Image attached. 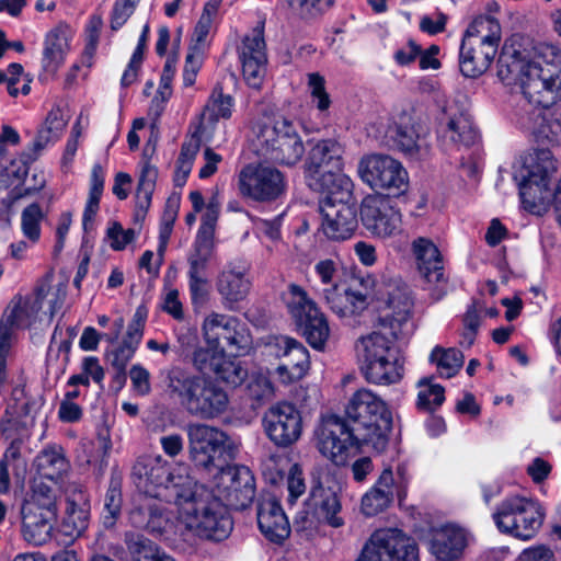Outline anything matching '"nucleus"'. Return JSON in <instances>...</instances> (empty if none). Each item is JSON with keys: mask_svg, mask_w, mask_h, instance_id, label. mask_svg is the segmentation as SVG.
<instances>
[{"mask_svg": "<svg viewBox=\"0 0 561 561\" xmlns=\"http://www.w3.org/2000/svg\"><path fill=\"white\" fill-rule=\"evenodd\" d=\"M344 148L336 139H322L317 141L309 151L306 164V178L316 176V173L325 171H342Z\"/></svg>", "mask_w": 561, "mask_h": 561, "instance_id": "nucleus-30", "label": "nucleus"}, {"mask_svg": "<svg viewBox=\"0 0 561 561\" xmlns=\"http://www.w3.org/2000/svg\"><path fill=\"white\" fill-rule=\"evenodd\" d=\"M307 505L313 511L318 520H324L332 527L343 525V519L337 516L341 503L333 489L324 488L321 484L313 486Z\"/></svg>", "mask_w": 561, "mask_h": 561, "instance_id": "nucleus-38", "label": "nucleus"}, {"mask_svg": "<svg viewBox=\"0 0 561 561\" xmlns=\"http://www.w3.org/2000/svg\"><path fill=\"white\" fill-rule=\"evenodd\" d=\"M56 493L50 485L43 481L35 480L32 486V493L22 506L30 504L36 506L41 511H54L57 513Z\"/></svg>", "mask_w": 561, "mask_h": 561, "instance_id": "nucleus-54", "label": "nucleus"}, {"mask_svg": "<svg viewBox=\"0 0 561 561\" xmlns=\"http://www.w3.org/2000/svg\"><path fill=\"white\" fill-rule=\"evenodd\" d=\"M122 508V492L117 484L113 482L106 491L104 499V513H103V525L105 527H112L121 513Z\"/></svg>", "mask_w": 561, "mask_h": 561, "instance_id": "nucleus-56", "label": "nucleus"}, {"mask_svg": "<svg viewBox=\"0 0 561 561\" xmlns=\"http://www.w3.org/2000/svg\"><path fill=\"white\" fill-rule=\"evenodd\" d=\"M137 234L138 232L135 229H124L117 221L112 222L106 231L107 241L114 251L124 250L136 239Z\"/></svg>", "mask_w": 561, "mask_h": 561, "instance_id": "nucleus-60", "label": "nucleus"}, {"mask_svg": "<svg viewBox=\"0 0 561 561\" xmlns=\"http://www.w3.org/2000/svg\"><path fill=\"white\" fill-rule=\"evenodd\" d=\"M310 367V358L308 350L298 342L291 348L287 358L280 362L276 368V375L283 383H291L300 380Z\"/></svg>", "mask_w": 561, "mask_h": 561, "instance_id": "nucleus-44", "label": "nucleus"}, {"mask_svg": "<svg viewBox=\"0 0 561 561\" xmlns=\"http://www.w3.org/2000/svg\"><path fill=\"white\" fill-rule=\"evenodd\" d=\"M558 165L549 149H535L523 158L519 170V195L526 209L539 211L551 199V178Z\"/></svg>", "mask_w": 561, "mask_h": 561, "instance_id": "nucleus-7", "label": "nucleus"}, {"mask_svg": "<svg viewBox=\"0 0 561 561\" xmlns=\"http://www.w3.org/2000/svg\"><path fill=\"white\" fill-rule=\"evenodd\" d=\"M410 477L404 466H398L397 478L391 469H385L375 485L363 496L362 511L366 516H375L392 502L394 490L401 501L407 495Z\"/></svg>", "mask_w": 561, "mask_h": 561, "instance_id": "nucleus-19", "label": "nucleus"}, {"mask_svg": "<svg viewBox=\"0 0 561 561\" xmlns=\"http://www.w3.org/2000/svg\"><path fill=\"white\" fill-rule=\"evenodd\" d=\"M232 98L225 95L220 87H216L205 105L203 118L216 122L219 118H229L231 116Z\"/></svg>", "mask_w": 561, "mask_h": 561, "instance_id": "nucleus-51", "label": "nucleus"}, {"mask_svg": "<svg viewBox=\"0 0 561 561\" xmlns=\"http://www.w3.org/2000/svg\"><path fill=\"white\" fill-rule=\"evenodd\" d=\"M37 472L42 478L58 482L70 470V462L60 446H49L35 458Z\"/></svg>", "mask_w": 561, "mask_h": 561, "instance_id": "nucleus-41", "label": "nucleus"}, {"mask_svg": "<svg viewBox=\"0 0 561 561\" xmlns=\"http://www.w3.org/2000/svg\"><path fill=\"white\" fill-rule=\"evenodd\" d=\"M45 215L37 203H32L22 210L21 229L26 239L35 243L41 238V222Z\"/></svg>", "mask_w": 561, "mask_h": 561, "instance_id": "nucleus-53", "label": "nucleus"}, {"mask_svg": "<svg viewBox=\"0 0 561 561\" xmlns=\"http://www.w3.org/2000/svg\"><path fill=\"white\" fill-rule=\"evenodd\" d=\"M501 37L500 22L490 15H479L469 24L462 39L480 46L490 45L497 50Z\"/></svg>", "mask_w": 561, "mask_h": 561, "instance_id": "nucleus-42", "label": "nucleus"}, {"mask_svg": "<svg viewBox=\"0 0 561 561\" xmlns=\"http://www.w3.org/2000/svg\"><path fill=\"white\" fill-rule=\"evenodd\" d=\"M298 342L299 341L287 335H272L265 343V350L268 355L284 362L291 348L295 347Z\"/></svg>", "mask_w": 561, "mask_h": 561, "instance_id": "nucleus-62", "label": "nucleus"}, {"mask_svg": "<svg viewBox=\"0 0 561 561\" xmlns=\"http://www.w3.org/2000/svg\"><path fill=\"white\" fill-rule=\"evenodd\" d=\"M497 76L505 84L518 83L530 104L549 108L561 100V50L548 43L523 50L506 43L497 60Z\"/></svg>", "mask_w": 561, "mask_h": 561, "instance_id": "nucleus-2", "label": "nucleus"}, {"mask_svg": "<svg viewBox=\"0 0 561 561\" xmlns=\"http://www.w3.org/2000/svg\"><path fill=\"white\" fill-rule=\"evenodd\" d=\"M69 116L59 105L54 106L47 114L43 126L38 129L35 139L32 142L33 154L31 159H36L42 150L50 144L56 142L62 135L67 126Z\"/></svg>", "mask_w": 561, "mask_h": 561, "instance_id": "nucleus-39", "label": "nucleus"}, {"mask_svg": "<svg viewBox=\"0 0 561 561\" xmlns=\"http://www.w3.org/2000/svg\"><path fill=\"white\" fill-rule=\"evenodd\" d=\"M310 190L324 195L321 203L329 204H356L353 195L354 183L342 171H325L316 173V176H307Z\"/></svg>", "mask_w": 561, "mask_h": 561, "instance_id": "nucleus-28", "label": "nucleus"}, {"mask_svg": "<svg viewBox=\"0 0 561 561\" xmlns=\"http://www.w3.org/2000/svg\"><path fill=\"white\" fill-rule=\"evenodd\" d=\"M71 31L66 24H58L45 36L42 53V69L47 76H55L64 65L70 50Z\"/></svg>", "mask_w": 561, "mask_h": 561, "instance_id": "nucleus-31", "label": "nucleus"}, {"mask_svg": "<svg viewBox=\"0 0 561 561\" xmlns=\"http://www.w3.org/2000/svg\"><path fill=\"white\" fill-rule=\"evenodd\" d=\"M359 178L373 190L398 197L409 187V176L401 162L387 154L364 156L357 167Z\"/></svg>", "mask_w": 561, "mask_h": 561, "instance_id": "nucleus-13", "label": "nucleus"}, {"mask_svg": "<svg viewBox=\"0 0 561 561\" xmlns=\"http://www.w3.org/2000/svg\"><path fill=\"white\" fill-rule=\"evenodd\" d=\"M125 543L133 561H156L163 552L150 539L131 531L125 534Z\"/></svg>", "mask_w": 561, "mask_h": 561, "instance_id": "nucleus-47", "label": "nucleus"}, {"mask_svg": "<svg viewBox=\"0 0 561 561\" xmlns=\"http://www.w3.org/2000/svg\"><path fill=\"white\" fill-rule=\"evenodd\" d=\"M239 59L247 84L259 89L265 76L267 64L263 23H259L244 36L239 47Z\"/></svg>", "mask_w": 561, "mask_h": 561, "instance_id": "nucleus-23", "label": "nucleus"}, {"mask_svg": "<svg viewBox=\"0 0 561 561\" xmlns=\"http://www.w3.org/2000/svg\"><path fill=\"white\" fill-rule=\"evenodd\" d=\"M66 506L59 531L75 540L87 530L90 522V499L87 490L78 482H69L64 488Z\"/></svg>", "mask_w": 561, "mask_h": 561, "instance_id": "nucleus-24", "label": "nucleus"}, {"mask_svg": "<svg viewBox=\"0 0 561 561\" xmlns=\"http://www.w3.org/2000/svg\"><path fill=\"white\" fill-rule=\"evenodd\" d=\"M360 218L365 228L376 237L388 238L400 231L401 215L383 194L363 199Z\"/></svg>", "mask_w": 561, "mask_h": 561, "instance_id": "nucleus-20", "label": "nucleus"}, {"mask_svg": "<svg viewBox=\"0 0 561 561\" xmlns=\"http://www.w3.org/2000/svg\"><path fill=\"white\" fill-rule=\"evenodd\" d=\"M136 488L150 497L176 502L187 495L195 480L188 473V467L183 463L171 466L161 456H141L131 470Z\"/></svg>", "mask_w": 561, "mask_h": 561, "instance_id": "nucleus-6", "label": "nucleus"}, {"mask_svg": "<svg viewBox=\"0 0 561 561\" xmlns=\"http://www.w3.org/2000/svg\"><path fill=\"white\" fill-rule=\"evenodd\" d=\"M288 312L302 331L307 342L316 350H323L330 336L325 316L299 285L290 284L285 297Z\"/></svg>", "mask_w": 561, "mask_h": 561, "instance_id": "nucleus-12", "label": "nucleus"}, {"mask_svg": "<svg viewBox=\"0 0 561 561\" xmlns=\"http://www.w3.org/2000/svg\"><path fill=\"white\" fill-rule=\"evenodd\" d=\"M546 110L533 112L535 123L530 128L537 142L559 146L561 144V113Z\"/></svg>", "mask_w": 561, "mask_h": 561, "instance_id": "nucleus-43", "label": "nucleus"}, {"mask_svg": "<svg viewBox=\"0 0 561 561\" xmlns=\"http://www.w3.org/2000/svg\"><path fill=\"white\" fill-rule=\"evenodd\" d=\"M357 561H419L417 546L399 529H378Z\"/></svg>", "mask_w": 561, "mask_h": 561, "instance_id": "nucleus-16", "label": "nucleus"}, {"mask_svg": "<svg viewBox=\"0 0 561 561\" xmlns=\"http://www.w3.org/2000/svg\"><path fill=\"white\" fill-rule=\"evenodd\" d=\"M157 499L141 497L129 512L128 520L134 528L162 536L172 528L173 523L170 513Z\"/></svg>", "mask_w": 561, "mask_h": 561, "instance_id": "nucleus-26", "label": "nucleus"}, {"mask_svg": "<svg viewBox=\"0 0 561 561\" xmlns=\"http://www.w3.org/2000/svg\"><path fill=\"white\" fill-rule=\"evenodd\" d=\"M131 390L140 397H146L151 392V375L141 364H135L129 369Z\"/></svg>", "mask_w": 561, "mask_h": 561, "instance_id": "nucleus-63", "label": "nucleus"}, {"mask_svg": "<svg viewBox=\"0 0 561 561\" xmlns=\"http://www.w3.org/2000/svg\"><path fill=\"white\" fill-rule=\"evenodd\" d=\"M468 543L467 533L455 525H445L433 531L430 550L439 561L458 560Z\"/></svg>", "mask_w": 561, "mask_h": 561, "instance_id": "nucleus-33", "label": "nucleus"}, {"mask_svg": "<svg viewBox=\"0 0 561 561\" xmlns=\"http://www.w3.org/2000/svg\"><path fill=\"white\" fill-rule=\"evenodd\" d=\"M202 146V138L197 133L192 134L181 146L180 154L175 162L174 185H185L192 171L194 161Z\"/></svg>", "mask_w": 561, "mask_h": 561, "instance_id": "nucleus-45", "label": "nucleus"}, {"mask_svg": "<svg viewBox=\"0 0 561 561\" xmlns=\"http://www.w3.org/2000/svg\"><path fill=\"white\" fill-rule=\"evenodd\" d=\"M259 152L267 161L293 167L304 153L305 146L293 122L280 117L264 125L259 135Z\"/></svg>", "mask_w": 561, "mask_h": 561, "instance_id": "nucleus-9", "label": "nucleus"}, {"mask_svg": "<svg viewBox=\"0 0 561 561\" xmlns=\"http://www.w3.org/2000/svg\"><path fill=\"white\" fill-rule=\"evenodd\" d=\"M462 323L463 329L459 343L461 346L469 348L476 341V336L481 323L480 316L473 306L467 309L462 319Z\"/></svg>", "mask_w": 561, "mask_h": 561, "instance_id": "nucleus-61", "label": "nucleus"}, {"mask_svg": "<svg viewBox=\"0 0 561 561\" xmlns=\"http://www.w3.org/2000/svg\"><path fill=\"white\" fill-rule=\"evenodd\" d=\"M249 271L245 261L236 259L228 262L217 275L216 290L225 309L237 310L239 304L248 297L252 285Z\"/></svg>", "mask_w": 561, "mask_h": 561, "instance_id": "nucleus-22", "label": "nucleus"}, {"mask_svg": "<svg viewBox=\"0 0 561 561\" xmlns=\"http://www.w3.org/2000/svg\"><path fill=\"white\" fill-rule=\"evenodd\" d=\"M345 414V422L357 440L378 454L386 450L392 430V413L380 396L367 388L358 389L350 398Z\"/></svg>", "mask_w": 561, "mask_h": 561, "instance_id": "nucleus-5", "label": "nucleus"}, {"mask_svg": "<svg viewBox=\"0 0 561 561\" xmlns=\"http://www.w3.org/2000/svg\"><path fill=\"white\" fill-rule=\"evenodd\" d=\"M214 375L226 383L239 386L248 377V369L241 362L230 358L228 353H225Z\"/></svg>", "mask_w": 561, "mask_h": 561, "instance_id": "nucleus-55", "label": "nucleus"}, {"mask_svg": "<svg viewBox=\"0 0 561 561\" xmlns=\"http://www.w3.org/2000/svg\"><path fill=\"white\" fill-rule=\"evenodd\" d=\"M416 405L423 411H435L445 400V390L440 385L432 383V378H422L417 382Z\"/></svg>", "mask_w": 561, "mask_h": 561, "instance_id": "nucleus-49", "label": "nucleus"}, {"mask_svg": "<svg viewBox=\"0 0 561 561\" xmlns=\"http://www.w3.org/2000/svg\"><path fill=\"white\" fill-rule=\"evenodd\" d=\"M225 348L218 346H199L192 354V365L202 374H215L225 355Z\"/></svg>", "mask_w": 561, "mask_h": 561, "instance_id": "nucleus-50", "label": "nucleus"}, {"mask_svg": "<svg viewBox=\"0 0 561 561\" xmlns=\"http://www.w3.org/2000/svg\"><path fill=\"white\" fill-rule=\"evenodd\" d=\"M215 249L214 240L208 237L195 239L192 253L187 257V277H207L206 271Z\"/></svg>", "mask_w": 561, "mask_h": 561, "instance_id": "nucleus-46", "label": "nucleus"}, {"mask_svg": "<svg viewBox=\"0 0 561 561\" xmlns=\"http://www.w3.org/2000/svg\"><path fill=\"white\" fill-rule=\"evenodd\" d=\"M147 316L146 307L139 306L127 327V332L122 343L107 354L112 367L118 370V377L122 381L126 380V367L133 359L142 340Z\"/></svg>", "mask_w": 561, "mask_h": 561, "instance_id": "nucleus-27", "label": "nucleus"}, {"mask_svg": "<svg viewBox=\"0 0 561 561\" xmlns=\"http://www.w3.org/2000/svg\"><path fill=\"white\" fill-rule=\"evenodd\" d=\"M165 387L188 414L202 420L216 419L228 409L226 390L209 377L172 367L165 373Z\"/></svg>", "mask_w": 561, "mask_h": 561, "instance_id": "nucleus-3", "label": "nucleus"}, {"mask_svg": "<svg viewBox=\"0 0 561 561\" xmlns=\"http://www.w3.org/2000/svg\"><path fill=\"white\" fill-rule=\"evenodd\" d=\"M157 179L158 169L148 161H144L140 168L136 197H145V204H151Z\"/></svg>", "mask_w": 561, "mask_h": 561, "instance_id": "nucleus-58", "label": "nucleus"}, {"mask_svg": "<svg viewBox=\"0 0 561 561\" xmlns=\"http://www.w3.org/2000/svg\"><path fill=\"white\" fill-rule=\"evenodd\" d=\"M247 394L255 403L261 404L274 397V386L264 371H254L247 383Z\"/></svg>", "mask_w": 561, "mask_h": 561, "instance_id": "nucleus-52", "label": "nucleus"}, {"mask_svg": "<svg viewBox=\"0 0 561 561\" xmlns=\"http://www.w3.org/2000/svg\"><path fill=\"white\" fill-rule=\"evenodd\" d=\"M430 360L436 364L440 376L454 377L463 365V355L457 348L444 350L436 346L430 356Z\"/></svg>", "mask_w": 561, "mask_h": 561, "instance_id": "nucleus-48", "label": "nucleus"}, {"mask_svg": "<svg viewBox=\"0 0 561 561\" xmlns=\"http://www.w3.org/2000/svg\"><path fill=\"white\" fill-rule=\"evenodd\" d=\"M45 294L43 289H38L34 295L19 297L13 308L2 321L16 328H28L37 318L43 307Z\"/></svg>", "mask_w": 561, "mask_h": 561, "instance_id": "nucleus-40", "label": "nucleus"}, {"mask_svg": "<svg viewBox=\"0 0 561 561\" xmlns=\"http://www.w3.org/2000/svg\"><path fill=\"white\" fill-rule=\"evenodd\" d=\"M308 88L310 91V95L312 98V102L316 103L317 108L320 112L328 111L331 105V99L328 92L325 91L324 78L318 72L309 73Z\"/></svg>", "mask_w": 561, "mask_h": 561, "instance_id": "nucleus-59", "label": "nucleus"}, {"mask_svg": "<svg viewBox=\"0 0 561 561\" xmlns=\"http://www.w3.org/2000/svg\"><path fill=\"white\" fill-rule=\"evenodd\" d=\"M140 0H115L111 15V28H121L134 13Z\"/></svg>", "mask_w": 561, "mask_h": 561, "instance_id": "nucleus-64", "label": "nucleus"}, {"mask_svg": "<svg viewBox=\"0 0 561 561\" xmlns=\"http://www.w3.org/2000/svg\"><path fill=\"white\" fill-rule=\"evenodd\" d=\"M237 188L244 199L270 204L285 196L287 180L277 168L263 162H252L245 164L237 174Z\"/></svg>", "mask_w": 561, "mask_h": 561, "instance_id": "nucleus-10", "label": "nucleus"}, {"mask_svg": "<svg viewBox=\"0 0 561 561\" xmlns=\"http://www.w3.org/2000/svg\"><path fill=\"white\" fill-rule=\"evenodd\" d=\"M190 456L194 465L206 471L220 470L225 466L228 436L221 430L203 423L186 428Z\"/></svg>", "mask_w": 561, "mask_h": 561, "instance_id": "nucleus-14", "label": "nucleus"}, {"mask_svg": "<svg viewBox=\"0 0 561 561\" xmlns=\"http://www.w3.org/2000/svg\"><path fill=\"white\" fill-rule=\"evenodd\" d=\"M497 50L493 46L472 43L462 39L459 53V68L467 78H477L491 66Z\"/></svg>", "mask_w": 561, "mask_h": 561, "instance_id": "nucleus-36", "label": "nucleus"}, {"mask_svg": "<svg viewBox=\"0 0 561 561\" xmlns=\"http://www.w3.org/2000/svg\"><path fill=\"white\" fill-rule=\"evenodd\" d=\"M213 494L227 508L245 510L255 496V481L251 470L245 466L221 468L214 477Z\"/></svg>", "mask_w": 561, "mask_h": 561, "instance_id": "nucleus-15", "label": "nucleus"}, {"mask_svg": "<svg viewBox=\"0 0 561 561\" xmlns=\"http://www.w3.org/2000/svg\"><path fill=\"white\" fill-rule=\"evenodd\" d=\"M187 493L175 502L178 519L185 529L206 540L228 538L233 523L226 505L196 481Z\"/></svg>", "mask_w": 561, "mask_h": 561, "instance_id": "nucleus-4", "label": "nucleus"}, {"mask_svg": "<svg viewBox=\"0 0 561 561\" xmlns=\"http://www.w3.org/2000/svg\"><path fill=\"white\" fill-rule=\"evenodd\" d=\"M322 295L329 308L340 318L360 314L369 305L367 295L359 289L333 286L324 288Z\"/></svg>", "mask_w": 561, "mask_h": 561, "instance_id": "nucleus-34", "label": "nucleus"}, {"mask_svg": "<svg viewBox=\"0 0 561 561\" xmlns=\"http://www.w3.org/2000/svg\"><path fill=\"white\" fill-rule=\"evenodd\" d=\"M387 312L381 318L382 330L362 335L355 342V355L364 378L374 385H392L403 377V360L396 341L410 333L413 301L407 284L393 280L388 285Z\"/></svg>", "mask_w": 561, "mask_h": 561, "instance_id": "nucleus-1", "label": "nucleus"}, {"mask_svg": "<svg viewBox=\"0 0 561 561\" xmlns=\"http://www.w3.org/2000/svg\"><path fill=\"white\" fill-rule=\"evenodd\" d=\"M321 230L328 239L343 241L350 239L357 228L356 204H320Z\"/></svg>", "mask_w": 561, "mask_h": 561, "instance_id": "nucleus-25", "label": "nucleus"}, {"mask_svg": "<svg viewBox=\"0 0 561 561\" xmlns=\"http://www.w3.org/2000/svg\"><path fill=\"white\" fill-rule=\"evenodd\" d=\"M257 526L262 535L274 543H282L290 534L288 518L275 497L268 495L259 500Z\"/></svg>", "mask_w": 561, "mask_h": 561, "instance_id": "nucleus-29", "label": "nucleus"}, {"mask_svg": "<svg viewBox=\"0 0 561 561\" xmlns=\"http://www.w3.org/2000/svg\"><path fill=\"white\" fill-rule=\"evenodd\" d=\"M316 436L319 451L335 465L345 462L351 447H366L365 443L354 437L351 426L346 424L345 420L336 415L324 417Z\"/></svg>", "mask_w": 561, "mask_h": 561, "instance_id": "nucleus-18", "label": "nucleus"}, {"mask_svg": "<svg viewBox=\"0 0 561 561\" xmlns=\"http://www.w3.org/2000/svg\"><path fill=\"white\" fill-rule=\"evenodd\" d=\"M438 135L446 145L465 147L473 146L479 139L478 130L470 116L463 113L450 115L445 122L442 121Z\"/></svg>", "mask_w": 561, "mask_h": 561, "instance_id": "nucleus-37", "label": "nucleus"}, {"mask_svg": "<svg viewBox=\"0 0 561 561\" xmlns=\"http://www.w3.org/2000/svg\"><path fill=\"white\" fill-rule=\"evenodd\" d=\"M201 329L206 345L222 347L234 357L248 355L252 350L251 333L237 317L210 312Z\"/></svg>", "mask_w": 561, "mask_h": 561, "instance_id": "nucleus-11", "label": "nucleus"}, {"mask_svg": "<svg viewBox=\"0 0 561 561\" xmlns=\"http://www.w3.org/2000/svg\"><path fill=\"white\" fill-rule=\"evenodd\" d=\"M263 425L268 438L280 447L297 442L302 431L300 412L287 402L271 407L264 414Z\"/></svg>", "mask_w": 561, "mask_h": 561, "instance_id": "nucleus-21", "label": "nucleus"}, {"mask_svg": "<svg viewBox=\"0 0 561 561\" xmlns=\"http://www.w3.org/2000/svg\"><path fill=\"white\" fill-rule=\"evenodd\" d=\"M412 253L422 276L428 283H442L444 278V264L442 254L436 244L427 238L419 237L412 242Z\"/></svg>", "mask_w": 561, "mask_h": 561, "instance_id": "nucleus-35", "label": "nucleus"}, {"mask_svg": "<svg viewBox=\"0 0 561 561\" xmlns=\"http://www.w3.org/2000/svg\"><path fill=\"white\" fill-rule=\"evenodd\" d=\"M286 2L304 20L321 15L331 4V0H286Z\"/></svg>", "mask_w": 561, "mask_h": 561, "instance_id": "nucleus-57", "label": "nucleus"}, {"mask_svg": "<svg viewBox=\"0 0 561 561\" xmlns=\"http://www.w3.org/2000/svg\"><path fill=\"white\" fill-rule=\"evenodd\" d=\"M383 142L412 159H423L430 153L427 130L402 113L392 118L386 127Z\"/></svg>", "mask_w": 561, "mask_h": 561, "instance_id": "nucleus-17", "label": "nucleus"}, {"mask_svg": "<svg viewBox=\"0 0 561 561\" xmlns=\"http://www.w3.org/2000/svg\"><path fill=\"white\" fill-rule=\"evenodd\" d=\"M57 513L54 511H41L30 504L21 507L22 537L28 543L41 546L51 538L54 522Z\"/></svg>", "mask_w": 561, "mask_h": 561, "instance_id": "nucleus-32", "label": "nucleus"}, {"mask_svg": "<svg viewBox=\"0 0 561 561\" xmlns=\"http://www.w3.org/2000/svg\"><path fill=\"white\" fill-rule=\"evenodd\" d=\"M543 519L545 511L538 501L518 495L503 500L493 513L501 533L522 540L534 538Z\"/></svg>", "mask_w": 561, "mask_h": 561, "instance_id": "nucleus-8", "label": "nucleus"}]
</instances>
